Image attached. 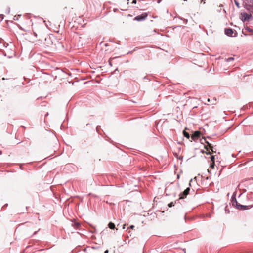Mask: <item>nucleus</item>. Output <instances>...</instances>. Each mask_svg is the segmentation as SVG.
Listing matches in <instances>:
<instances>
[{"mask_svg": "<svg viewBox=\"0 0 253 253\" xmlns=\"http://www.w3.org/2000/svg\"><path fill=\"white\" fill-rule=\"evenodd\" d=\"M211 161H212V162H214V156H212L211 157Z\"/></svg>", "mask_w": 253, "mask_h": 253, "instance_id": "nucleus-17", "label": "nucleus"}, {"mask_svg": "<svg viewBox=\"0 0 253 253\" xmlns=\"http://www.w3.org/2000/svg\"><path fill=\"white\" fill-rule=\"evenodd\" d=\"M245 32H250L251 34H253V30L249 27H247L245 29Z\"/></svg>", "mask_w": 253, "mask_h": 253, "instance_id": "nucleus-10", "label": "nucleus"}, {"mask_svg": "<svg viewBox=\"0 0 253 253\" xmlns=\"http://www.w3.org/2000/svg\"><path fill=\"white\" fill-rule=\"evenodd\" d=\"M174 206V203L173 202H171V203H170L168 204V206L169 207H171Z\"/></svg>", "mask_w": 253, "mask_h": 253, "instance_id": "nucleus-15", "label": "nucleus"}, {"mask_svg": "<svg viewBox=\"0 0 253 253\" xmlns=\"http://www.w3.org/2000/svg\"><path fill=\"white\" fill-rule=\"evenodd\" d=\"M205 143L207 144V145L205 146L204 148L206 149L207 151H209V149L212 151V153L215 152L213 150V147L211 146V144H210L209 142L207 141L205 139H204Z\"/></svg>", "mask_w": 253, "mask_h": 253, "instance_id": "nucleus-7", "label": "nucleus"}, {"mask_svg": "<svg viewBox=\"0 0 253 253\" xmlns=\"http://www.w3.org/2000/svg\"><path fill=\"white\" fill-rule=\"evenodd\" d=\"M190 188H187L184 192L180 195V199L184 198L189 193Z\"/></svg>", "mask_w": 253, "mask_h": 253, "instance_id": "nucleus-8", "label": "nucleus"}, {"mask_svg": "<svg viewBox=\"0 0 253 253\" xmlns=\"http://www.w3.org/2000/svg\"><path fill=\"white\" fill-rule=\"evenodd\" d=\"M247 3L251 7H253V0H246Z\"/></svg>", "mask_w": 253, "mask_h": 253, "instance_id": "nucleus-11", "label": "nucleus"}, {"mask_svg": "<svg viewBox=\"0 0 253 253\" xmlns=\"http://www.w3.org/2000/svg\"><path fill=\"white\" fill-rule=\"evenodd\" d=\"M136 0H133L132 2V3L133 4H136Z\"/></svg>", "mask_w": 253, "mask_h": 253, "instance_id": "nucleus-19", "label": "nucleus"}, {"mask_svg": "<svg viewBox=\"0 0 253 253\" xmlns=\"http://www.w3.org/2000/svg\"><path fill=\"white\" fill-rule=\"evenodd\" d=\"M107 50H108V49H105V51H107Z\"/></svg>", "mask_w": 253, "mask_h": 253, "instance_id": "nucleus-28", "label": "nucleus"}, {"mask_svg": "<svg viewBox=\"0 0 253 253\" xmlns=\"http://www.w3.org/2000/svg\"><path fill=\"white\" fill-rule=\"evenodd\" d=\"M236 4L238 6V3L235 2Z\"/></svg>", "mask_w": 253, "mask_h": 253, "instance_id": "nucleus-26", "label": "nucleus"}, {"mask_svg": "<svg viewBox=\"0 0 253 253\" xmlns=\"http://www.w3.org/2000/svg\"><path fill=\"white\" fill-rule=\"evenodd\" d=\"M232 201L233 205H235L239 210H248L252 207V206H243L238 204L235 198H233Z\"/></svg>", "mask_w": 253, "mask_h": 253, "instance_id": "nucleus-2", "label": "nucleus"}, {"mask_svg": "<svg viewBox=\"0 0 253 253\" xmlns=\"http://www.w3.org/2000/svg\"><path fill=\"white\" fill-rule=\"evenodd\" d=\"M205 143L207 144V145L205 146L204 148L206 149L207 151H209V149L212 151V153L215 152L213 150V147L211 146V144H210L209 142L207 141L205 139H204Z\"/></svg>", "mask_w": 253, "mask_h": 253, "instance_id": "nucleus-6", "label": "nucleus"}, {"mask_svg": "<svg viewBox=\"0 0 253 253\" xmlns=\"http://www.w3.org/2000/svg\"><path fill=\"white\" fill-rule=\"evenodd\" d=\"M183 135L186 137L187 139H189V137H190V135L185 130H184L183 132Z\"/></svg>", "mask_w": 253, "mask_h": 253, "instance_id": "nucleus-12", "label": "nucleus"}, {"mask_svg": "<svg viewBox=\"0 0 253 253\" xmlns=\"http://www.w3.org/2000/svg\"><path fill=\"white\" fill-rule=\"evenodd\" d=\"M201 135V133L200 131H195L194 133L191 136V139L195 141L196 140H197L200 138Z\"/></svg>", "mask_w": 253, "mask_h": 253, "instance_id": "nucleus-5", "label": "nucleus"}, {"mask_svg": "<svg viewBox=\"0 0 253 253\" xmlns=\"http://www.w3.org/2000/svg\"><path fill=\"white\" fill-rule=\"evenodd\" d=\"M44 40L43 44L44 45L45 47H49L53 45V42H52L51 38L50 36H47L44 38Z\"/></svg>", "mask_w": 253, "mask_h": 253, "instance_id": "nucleus-3", "label": "nucleus"}, {"mask_svg": "<svg viewBox=\"0 0 253 253\" xmlns=\"http://www.w3.org/2000/svg\"><path fill=\"white\" fill-rule=\"evenodd\" d=\"M104 45H105V46H108V44H106V43L104 44Z\"/></svg>", "mask_w": 253, "mask_h": 253, "instance_id": "nucleus-25", "label": "nucleus"}, {"mask_svg": "<svg viewBox=\"0 0 253 253\" xmlns=\"http://www.w3.org/2000/svg\"><path fill=\"white\" fill-rule=\"evenodd\" d=\"M225 34L228 36H232L234 33L233 30L231 28H226L225 29Z\"/></svg>", "mask_w": 253, "mask_h": 253, "instance_id": "nucleus-9", "label": "nucleus"}, {"mask_svg": "<svg viewBox=\"0 0 253 253\" xmlns=\"http://www.w3.org/2000/svg\"><path fill=\"white\" fill-rule=\"evenodd\" d=\"M214 162H212L210 164V167L212 169H213V168H214Z\"/></svg>", "mask_w": 253, "mask_h": 253, "instance_id": "nucleus-16", "label": "nucleus"}, {"mask_svg": "<svg viewBox=\"0 0 253 253\" xmlns=\"http://www.w3.org/2000/svg\"><path fill=\"white\" fill-rule=\"evenodd\" d=\"M34 35L36 39L35 40V42H42V40L45 37V34L42 29H38L34 32Z\"/></svg>", "mask_w": 253, "mask_h": 253, "instance_id": "nucleus-1", "label": "nucleus"}, {"mask_svg": "<svg viewBox=\"0 0 253 253\" xmlns=\"http://www.w3.org/2000/svg\"><path fill=\"white\" fill-rule=\"evenodd\" d=\"M207 101H208V102H210V99L209 98V99H208Z\"/></svg>", "mask_w": 253, "mask_h": 253, "instance_id": "nucleus-24", "label": "nucleus"}, {"mask_svg": "<svg viewBox=\"0 0 253 253\" xmlns=\"http://www.w3.org/2000/svg\"><path fill=\"white\" fill-rule=\"evenodd\" d=\"M108 226L111 229H114L115 227L114 224L112 222H110L108 224Z\"/></svg>", "mask_w": 253, "mask_h": 253, "instance_id": "nucleus-13", "label": "nucleus"}, {"mask_svg": "<svg viewBox=\"0 0 253 253\" xmlns=\"http://www.w3.org/2000/svg\"><path fill=\"white\" fill-rule=\"evenodd\" d=\"M0 19H1V20L3 19V15H0Z\"/></svg>", "mask_w": 253, "mask_h": 253, "instance_id": "nucleus-20", "label": "nucleus"}, {"mask_svg": "<svg viewBox=\"0 0 253 253\" xmlns=\"http://www.w3.org/2000/svg\"><path fill=\"white\" fill-rule=\"evenodd\" d=\"M234 60V58L233 57H230L226 59V61L227 62H230L231 61H232Z\"/></svg>", "mask_w": 253, "mask_h": 253, "instance_id": "nucleus-14", "label": "nucleus"}, {"mask_svg": "<svg viewBox=\"0 0 253 253\" xmlns=\"http://www.w3.org/2000/svg\"><path fill=\"white\" fill-rule=\"evenodd\" d=\"M108 250H107L105 251V253H108Z\"/></svg>", "mask_w": 253, "mask_h": 253, "instance_id": "nucleus-23", "label": "nucleus"}, {"mask_svg": "<svg viewBox=\"0 0 253 253\" xmlns=\"http://www.w3.org/2000/svg\"><path fill=\"white\" fill-rule=\"evenodd\" d=\"M148 16V14L147 13H143L140 15H138L136 16L134 18V20H136L138 21H141L144 20Z\"/></svg>", "mask_w": 253, "mask_h": 253, "instance_id": "nucleus-4", "label": "nucleus"}, {"mask_svg": "<svg viewBox=\"0 0 253 253\" xmlns=\"http://www.w3.org/2000/svg\"><path fill=\"white\" fill-rule=\"evenodd\" d=\"M201 2H203V3L205 4V1L204 0H201Z\"/></svg>", "mask_w": 253, "mask_h": 253, "instance_id": "nucleus-22", "label": "nucleus"}, {"mask_svg": "<svg viewBox=\"0 0 253 253\" xmlns=\"http://www.w3.org/2000/svg\"><path fill=\"white\" fill-rule=\"evenodd\" d=\"M130 228H131V229H133L134 228V226H133V225L130 226Z\"/></svg>", "mask_w": 253, "mask_h": 253, "instance_id": "nucleus-21", "label": "nucleus"}, {"mask_svg": "<svg viewBox=\"0 0 253 253\" xmlns=\"http://www.w3.org/2000/svg\"><path fill=\"white\" fill-rule=\"evenodd\" d=\"M125 226H126V225H124V226H123V229H125Z\"/></svg>", "mask_w": 253, "mask_h": 253, "instance_id": "nucleus-27", "label": "nucleus"}, {"mask_svg": "<svg viewBox=\"0 0 253 253\" xmlns=\"http://www.w3.org/2000/svg\"><path fill=\"white\" fill-rule=\"evenodd\" d=\"M208 152L206 153L207 154L211 155V153H212V151L210 152L209 151H208Z\"/></svg>", "mask_w": 253, "mask_h": 253, "instance_id": "nucleus-18", "label": "nucleus"}]
</instances>
